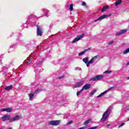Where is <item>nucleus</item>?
<instances>
[{"instance_id": "1", "label": "nucleus", "mask_w": 129, "mask_h": 129, "mask_svg": "<svg viewBox=\"0 0 129 129\" xmlns=\"http://www.w3.org/2000/svg\"><path fill=\"white\" fill-rule=\"evenodd\" d=\"M111 112V108L110 107H108L107 110L105 112V113L103 114L102 117L100 120V121H103L104 122L106 119L109 116Z\"/></svg>"}, {"instance_id": "2", "label": "nucleus", "mask_w": 129, "mask_h": 129, "mask_svg": "<svg viewBox=\"0 0 129 129\" xmlns=\"http://www.w3.org/2000/svg\"><path fill=\"white\" fill-rule=\"evenodd\" d=\"M42 89H37L34 92L30 93L29 95L30 100H32L34 98V96L35 94H38V93H39V92H40V91H42Z\"/></svg>"}, {"instance_id": "3", "label": "nucleus", "mask_w": 129, "mask_h": 129, "mask_svg": "<svg viewBox=\"0 0 129 129\" xmlns=\"http://www.w3.org/2000/svg\"><path fill=\"white\" fill-rule=\"evenodd\" d=\"M48 123L49 125H53L54 126H57V125H59L60 123H61V120H51L48 121Z\"/></svg>"}, {"instance_id": "4", "label": "nucleus", "mask_w": 129, "mask_h": 129, "mask_svg": "<svg viewBox=\"0 0 129 129\" xmlns=\"http://www.w3.org/2000/svg\"><path fill=\"white\" fill-rule=\"evenodd\" d=\"M36 27L37 36H42L43 34V27L40 25H37Z\"/></svg>"}, {"instance_id": "5", "label": "nucleus", "mask_w": 129, "mask_h": 129, "mask_svg": "<svg viewBox=\"0 0 129 129\" xmlns=\"http://www.w3.org/2000/svg\"><path fill=\"white\" fill-rule=\"evenodd\" d=\"M111 16V14H109L108 15H104L100 17H99L98 19H95L94 22H95V23H97V22H100L102 20H104V19H106V18H107V17H110Z\"/></svg>"}, {"instance_id": "6", "label": "nucleus", "mask_w": 129, "mask_h": 129, "mask_svg": "<svg viewBox=\"0 0 129 129\" xmlns=\"http://www.w3.org/2000/svg\"><path fill=\"white\" fill-rule=\"evenodd\" d=\"M22 118V116L21 115H17L12 118L10 119V122H12L13 121H16V120H20Z\"/></svg>"}, {"instance_id": "7", "label": "nucleus", "mask_w": 129, "mask_h": 129, "mask_svg": "<svg viewBox=\"0 0 129 129\" xmlns=\"http://www.w3.org/2000/svg\"><path fill=\"white\" fill-rule=\"evenodd\" d=\"M84 37V34H83L82 35H80L78 36L76 38H75L72 41V43L73 44H74V43H76V42H78L80 40V39L83 38Z\"/></svg>"}, {"instance_id": "8", "label": "nucleus", "mask_w": 129, "mask_h": 129, "mask_svg": "<svg viewBox=\"0 0 129 129\" xmlns=\"http://www.w3.org/2000/svg\"><path fill=\"white\" fill-rule=\"evenodd\" d=\"M103 77H104L103 75H98L91 79V80H92L93 81L101 80V79H103Z\"/></svg>"}, {"instance_id": "9", "label": "nucleus", "mask_w": 129, "mask_h": 129, "mask_svg": "<svg viewBox=\"0 0 129 129\" xmlns=\"http://www.w3.org/2000/svg\"><path fill=\"white\" fill-rule=\"evenodd\" d=\"M126 32H127V29L121 30L120 31L116 33L115 36H120L121 35H122L123 34L126 33Z\"/></svg>"}, {"instance_id": "10", "label": "nucleus", "mask_w": 129, "mask_h": 129, "mask_svg": "<svg viewBox=\"0 0 129 129\" xmlns=\"http://www.w3.org/2000/svg\"><path fill=\"white\" fill-rule=\"evenodd\" d=\"M113 87L109 88L108 90H106L105 91L103 92V93H101L100 95H99L98 96H97V98H99V97H101V96H103L104 94H106L109 90H111V89H113Z\"/></svg>"}, {"instance_id": "11", "label": "nucleus", "mask_w": 129, "mask_h": 129, "mask_svg": "<svg viewBox=\"0 0 129 129\" xmlns=\"http://www.w3.org/2000/svg\"><path fill=\"white\" fill-rule=\"evenodd\" d=\"M83 83H84V82L83 81H81L77 83L74 86V88H78V87L82 86V85H83Z\"/></svg>"}, {"instance_id": "12", "label": "nucleus", "mask_w": 129, "mask_h": 129, "mask_svg": "<svg viewBox=\"0 0 129 129\" xmlns=\"http://www.w3.org/2000/svg\"><path fill=\"white\" fill-rule=\"evenodd\" d=\"M1 112L6 111L7 112H12L13 111V108H2L1 110Z\"/></svg>"}, {"instance_id": "13", "label": "nucleus", "mask_w": 129, "mask_h": 129, "mask_svg": "<svg viewBox=\"0 0 129 129\" xmlns=\"http://www.w3.org/2000/svg\"><path fill=\"white\" fill-rule=\"evenodd\" d=\"M90 88H91V84H86L85 86H84L82 87V90H88V89H90Z\"/></svg>"}, {"instance_id": "14", "label": "nucleus", "mask_w": 129, "mask_h": 129, "mask_svg": "<svg viewBox=\"0 0 129 129\" xmlns=\"http://www.w3.org/2000/svg\"><path fill=\"white\" fill-rule=\"evenodd\" d=\"M34 60L32 56H30L29 57H28L27 59L25 60V63H27V64H31L32 63V61Z\"/></svg>"}, {"instance_id": "15", "label": "nucleus", "mask_w": 129, "mask_h": 129, "mask_svg": "<svg viewBox=\"0 0 129 129\" xmlns=\"http://www.w3.org/2000/svg\"><path fill=\"white\" fill-rule=\"evenodd\" d=\"M10 117H11V115H5L2 117V120L3 121H6V120H9L10 121V119H11Z\"/></svg>"}, {"instance_id": "16", "label": "nucleus", "mask_w": 129, "mask_h": 129, "mask_svg": "<svg viewBox=\"0 0 129 129\" xmlns=\"http://www.w3.org/2000/svg\"><path fill=\"white\" fill-rule=\"evenodd\" d=\"M97 58H98L97 55L95 56L89 61H88V63H89V64H92V63L94 62V61L97 59Z\"/></svg>"}, {"instance_id": "17", "label": "nucleus", "mask_w": 129, "mask_h": 129, "mask_svg": "<svg viewBox=\"0 0 129 129\" xmlns=\"http://www.w3.org/2000/svg\"><path fill=\"white\" fill-rule=\"evenodd\" d=\"M43 13L44 15L46 16V17H48L50 15V13H49V11H48V10L43 9Z\"/></svg>"}, {"instance_id": "18", "label": "nucleus", "mask_w": 129, "mask_h": 129, "mask_svg": "<svg viewBox=\"0 0 129 129\" xmlns=\"http://www.w3.org/2000/svg\"><path fill=\"white\" fill-rule=\"evenodd\" d=\"M89 50H90V48H88V49H85L84 51L80 52L79 54V57H80V56H82V55L84 54V53H85L86 52H87V51H89Z\"/></svg>"}, {"instance_id": "19", "label": "nucleus", "mask_w": 129, "mask_h": 129, "mask_svg": "<svg viewBox=\"0 0 129 129\" xmlns=\"http://www.w3.org/2000/svg\"><path fill=\"white\" fill-rule=\"evenodd\" d=\"M12 89H13V85H12L10 86H7L5 88V90H8V91L12 90Z\"/></svg>"}, {"instance_id": "20", "label": "nucleus", "mask_w": 129, "mask_h": 129, "mask_svg": "<svg viewBox=\"0 0 129 129\" xmlns=\"http://www.w3.org/2000/svg\"><path fill=\"white\" fill-rule=\"evenodd\" d=\"M122 2V0H118L117 2L115 3V7H117V6H119L120 3Z\"/></svg>"}, {"instance_id": "21", "label": "nucleus", "mask_w": 129, "mask_h": 129, "mask_svg": "<svg viewBox=\"0 0 129 129\" xmlns=\"http://www.w3.org/2000/svg\"><path fill=\"white\" fill-rule=\"evenodd\" d=\"M107 10H108V6H105V7H103V8L101 10V12H102L103 13Z\"/></svg>"}, {"instance_id": "22", "label": "nucleus", "mask_w": 129, "mask_h": 129, "mask_svg": "<svg viewBox=\"0 0 129 129\" xmlns=\"http://www.w3.org/2000/svg\"><path fill=\"white\" fill-rule=\"evenodd\" d=\"M88 59H89V58L85 57L83 59V62H84V63H88Z\"/></svg>"}, {"instance_id": "23", "label": "nucleus", "mask_w": 129, "mask_h": 129, "mask_svg": "<svg viewBox=\"0 0 129 129\" xmlns=\"http://www.w3.org/2000/svg\"><path fill=\"white\" fill-rule=\"evenodd\" d=\"M91 122V120L90 119H88L87 120H86L84 122V124L85 125H86V124H88V123H90Z\"/></svg>"}, {"instance_id": "24", "label": "nucleus", "mask_w": 129, "mask_h": 129, "mask_svg": "<svg viewBox=\"0 0 129 129\" xmlns=\"http://www.w3.org/2000/svg\"><path fill=\"white\" fill-rule=\"evenodd\" d=\"M127 53H129V48H126V49L123 52V55H125L126 54H127Z\"/></svg>"}, {"instance_id": "25", "label": "nucleus", "mask_w": 129, "mask_h": 129, "mask_svg": "<svg viewBox=\"0 0 129 129\" xmlns=\"http://www.w3.org/2000/svg\"><path fill=\"white\" fill-rule=\"evenodd\" d=\"M42 63H43V60L41 59L38 60L37 62V65H40V64H42Z\"/></svg>"}, {"instance_id": "26", "label": "nucleus", "mask_w": 129, "mask_h": 129, "mask_svg": "<svg viewBox=\"0 0 129 129\" xmlns=\"http://www.w3.org/2000/svg\"><path fill=\"white\" fill-rule=\"evenodd\" d=\"M70 11H71V12H72V11H73V4H71L70 5Z\"/></svg>"}, {"instance_id": "27", "label": "nucleus", "mask_w": 129, "mask_h": 129, "mask_svg": "<svg viewBox=\"0 0 129 129\" xmlns=\"http://www.w3.org/2000/svg\"><path fill=\"white\" fill-rule=\"evenodd\" d=\"M83 91L82 90V89L80 91L77 92V96H79V95H80V94L81 93V92H82Z\"/></svg>"}, {"instance_id": "28", "label": "nucleus", "mask_w": 129, "mask_h": 129, "mask_svg": "<svg viewBox=\"0 0 129 129\" xmlns=\"http://www.w3.org/2000/svg\"><path fill=\"white\" fill-rule=\"evenodd\" d=\"M95 92H96V90H95L93 91L92 92H91L90 94V96H92V95H93L94 94V93H95Z\"/></svg>"}, {"instance_id": "29", "label": "nucleus", "mask_w": 129, "mask_h": 129, "mask_svg": "<svg viewBox=\"0 0 129 129\" xmlns=\"http://www.w3.org/2000/svg\"><path fill=\"white\" fill-rule=\"evenodd\" d=\"M111 72H112V71L107 70V71H105V72H104V73H105L106 74H109V73H111Z\"/></svg>"}, {"instance_id": "30", "label": "nucleus", "mask_w": 129, "mask_h": 129, "mask_svg": "<svg viewBox=\"0 0 129 129\" xmlns=\"http://www.w3.org/2000/svg\"><path fill=\"white\" fill-rule=\"evenodd\" d=\"M114 43V41L111 40L108 42V45H111L112 44H113Z\"/></svg>"}, {"instance_id": "31", "label": "nucleus", "mask_w": 129, "mask_h": 129, "mask_svg": "<svg viewBox=\"0 0 129 129\" xmlns=\"http://www.w3.org/2000/svg\"><path fill=\"white\" fill-rule=\"evenodd\" d=\"M75 70H76V71H80V70H81V68L79 67H77L75 68Z\"/></svg>"}, {"instance_id": "32", "label": "nucleus", "mask_w": 129, "mask_h": 129, "mask_svg": "<svg viewBox=\"0 0 129 129\" xmlns=\"http://www.w3.org/2000/svg\"><path fill=\"white\" fill-rule=\"evenodd\" d=\"M72 122H73V120H71L70 121L68 122L67 123V125H69V124H71V123H72Z\"/></svg>"}, {"instance_id": "33", "label": "nucleus", "mask_w": 129, "mask_h": 129, "mask_svg": "<svg viewBox=\"0 0 129 129\" xmlns=\"http://www.w3.org/2000/svg\"><path fill=\"white\" fill-rule=\"evenodd\" d=\"M82 6H84V7H85L86 6V3L84 2H83L82 3Z\"/></svg>"}, {"instance_id": "34", "label": "nucleus", "mask_w": 129, "mask_h": 129, "mask_svg": "<svg viewBox=\"0 0 129 129\" xmlns=\"http://www.w3.org/2000/svg\"><path fill=\"white\" fill-rule=\"evenodd\" d=\"M123 125H124V123H122L121 124L119 125L118 128H119V127H121V126H123Z\"/></svg>"}, {"instance_id": "35", "label": "nucleus", "mask_w": 129, "mask_h": 129, "mask_svg": "<svg viewBox=\"0 0 129 129\" xmlns=\"http://www.w3.org/2000/svg\"><path fill=\"white\" fill-rule=\"evenodd\" d=\"M34 54H35V55H38V51H34Z\"/></svg>"}, {"instance_id": "36", "label": "nucleus", "mask_w": 129, "mask_h": 129, "mask_svg": "<svg viewBox=\"0 0 129 129\" xmlns=\"http://www.w3.org/2000/svg\"><path fill=\"white\" fill-rule=\"evenodd\" d=\"M62 78H64V76H61V77H59L58 78V79H62Z\"/></svg>"}, {"instance_id": "37", "label": "nucleus", "mask_w": 129, "mask_h": 129, "mask_svg": "<svg viewBox=\"0 0 129 129\" xmlns=\"http://www.w3.org/2000/svg\"><path fill=\"white\" fill-rule=\"evenodd\" d=\"M38 70H40V71H38V72H42V69H38Z\"/></svg>"}, {"instance_id": "38", "label": "nucleus", "mask_w": 129, "mask_h": 129, "mask_svg": "<svg viewBox=\"0 0 129 129\" xmlns=\"http://www.w3.org/2000/svg\"><path fill=\"white\" fill-rule=\"evenodd\" d=\"M87 64V67H89V62H87V63H86Z\"/></svg>"}, {"instance_id": "39", "label": "nucleus", "mask_w": 129, "mask_h": 129, "mask_svg": "<svg viewBox=\"0 0 129 129\" xmlns=\"http://www.w3.org/2000/svg\"><path fill=\"white\" fill-rule=\"evenodd\" d=\"M109 126H110V124H108L107 125V127H109Z\"/></svg>"}, {"instance_id": "40", "label": "nucleus", "mask_w": 129, "mask_h": 129, "mask_svg": "<svg viewBox=\"0 0 129 129\" xmlns=\"http://www.w3.org/2000/svg\"><path fill=\"white\" fill-rule=\"evenodd\" d=\"M126 65H127V66H128V65H129V61L128 62H127Z\"/></svg>"}, {"instance_id": "41", "label": "nucleus", "mask_w": 129, "mask_h": 129, "mask_svg": "<svg viewBox=\"0 0 129 129\" xmlns=\"http://www.w3.org/2000/svg\"><path fill=\"white\" fill-rule=\"evenodd\" d=\"M127 110H129V108H127V109L125 110V112H126V111H127Z\"/></svg>"}, {"instance_id": "42", "label": "nucleus", "mask_w": 129, "mask_h": 129, "mask_svg": "<svg viewBox=\"0 0 129 129\" xmlns=\"http://www.w3.org/2000/svg\"><path fill=\"white\" fill-rule=\"evenodd\" d=\"M128 120H129V118H128V119L127 120V121H128Z\"/></svg>"}, {"instance_id": "43", "label": "nucleus", "mask_w": 129, "mask_h": 129, "mask_svg": "<svg viewBox=\"0 0 129 129\" xmlns=\"http://www.w3.org/2000/svg\"><path fill=\"white\" fill-rule=\"evenodd\" d=\"M52 28V27H51V26H50V28L51 29Z\"/></svg>"}, {"instance_id": "44", "label": "nucleus", "mask_w": 129, "mask_h": 129, "mask_svg": "<svg viewBox=\"0 0 129 129\" xmlns=\"http://www.w3.org/2000/svg\"><path fill=\"white\" fill-rule=\"evenodd\" d=\"M127 79L129 80V77L127 78Z\"/></svg>"}, {"instance_id": "45", "label": "nucleus", "mask_w": 129, "mask_h": 129, "mask_svg": "<svg viewBox=\"0 0 129 129\" xmlns=\"http://www.w3.org/2000/svg\"><path fill=\"white\" fill-rule=\"evenodd\" d=\"M69 5H68V7H69Z\"/></svg>"}]
</instances>
